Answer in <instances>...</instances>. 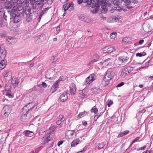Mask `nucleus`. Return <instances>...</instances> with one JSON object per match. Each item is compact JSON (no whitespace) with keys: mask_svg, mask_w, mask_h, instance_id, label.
Wrapping results in <instances>:
<instances>
[{"mask_svg":"<svg viewBox=\"0 0 153 153\" xmlns=\"http://www.w3.org/2000/svg\"><path fill=\"white\" fill-rule=\"evenodd\" d=\"M17 11V10L15 9H13L12 10L10 13V14H9V15L10 16V19H13V18L14 16H15V13L16 11Z\"/></svg>","mask_w":153,"mask_h":153,"instance_id":"obj_26","label":"nucleus"},{"mask_svg":"<svg viewBox=\"0 0 153 153\" xmlns=\"http://www.w3.org/2000/svg\"><path fill=\"white\" fill-rule=\"evenodd\" d=\"M114 9L115 10H117L119 11H121L122 10V8L119 5H117L114 7Z\"/></svg>","mask_w":153,"mask_h":153,"instance_id":"obj_44","label":"nucleus"},{"mask_svg":"<svg viewBox=\"0 0 153 153\" xmlns=\"http://www.w3.org/2000/svg\"><path fill=\"white\" fill-rule=\"evenodd\" d=\"M95 75L94 74H91L90 76L87 77L85 79V82L87 84L91 83L94 80V77Z\"/></svg>","mask_w":153,"mask_h":153,"instance_id":"obj_7","label":"nucleus"},{"mask_svg":"<svg viewBox=\"0 0 153 153\" xmlns=\"http://www.w3.org/2000/svg\"><path fill=\"white\" fill-rule=\"evenodd\" d=\"M54 86H52L51 89H52L53 88V90L54 91H56L57 90V83H55L53 85Z\"/></svg>","mask_w":153,"mask_h":153,"instance_id":"obj_46","label":"nucleus"},{"mask_svg":"<svg viewBox=\"0 0 153 153\" xmlns=\"http://www.w3.org/2000/svg\"><path fill=\"white\" fill-rule=\"evenodd\" d=\"M12 75V73L10 71H5L3 74V76L5 80H10L11 79Z\"/></svg>","mask_w":153,"mask_h":153,"instance_id":"obj_9","label":"nucleus"},{"mask_svg":"<svg viewBox=\"0 0 153 153\" xmlns=\"http://www.w3.org/2000/svg\"><path fill=\"white\" fill-rule=\"evenodd\" d=\"M44 1L43 0H33V2L31 4L34 9L36 8L37 5L39 9H41L43 6Z\"/></svg>","mask_w":153,"mask_h":153,"instance_id":"obj_1","label":"nucleus"},{"mask_svg":"<svg viewBox=\"0 0 153 153\" xmlns=\"http://www.w3.org/2000/svg\"><path fill=\"white\" fill-rule=\"evenodd\" d=\"M104 144L103 143H100L99 144V146H98V147L99 149H101L104 146Z\"/></svg>","mask_w":153,"mask_h":153,"instance_id":"obj_53","label":"nucleus"},{"mask_svg":"<svg viewBox=\"0 0 153 153\" xmlns=\"http://www.w3.org/2000/svg\"><path fill=\"white\" fill-rule=\"evenodd\" d=\"M45 36L44 34L37 36L35 38V43L38 44L41 42L45 39Z\"/></svg>","mask_w":153,"mask_h":153,"instance_id":"obj_6","label":"nucleus"},{"mask_svg":"<svg viewBox=\"0 0 153 153\" xmlns=\"http://www.w3.org/2000/svg\"><path fill=\"white\" fill-rule=\"evenodd\" d=\"M6 41L12 44H13L16 42V40L12 37H10L7 39Z\"/></svg>","mask_w":153,"mask_h":153,"instance_id":"obj_23","label":"nucleus"},{"mask_svg":"<svg viewBox=\"0 0 153 153\" xmlns=\"http://www.w3.org/2000/svg\"><path fill=\"white\" fill-rule=\"evenodd\" d=\"M61 67H62L60 65L58 67H56L53 69L49 70V72L50 73H52V74H53L54 73H57L60 71Z\"/></svg>","mask_w":153,"mask_h":153,"instance_id":"obj_15","label":"nucleus"},{"mask_svg":"<svg viewBox=\"0 0 153 153\" xmlns=\"http://www.w3.org/2000/svg\"><path fill=\"white\" fill-rule=\"evenodd\" d=\"M102 114L101 113H98L97 115H96L94 117V121H96L97 119Z\"/></svg>","mask_w":153,"mask_h":153,"instance_id":"obj_42","label":"nucleus"},{"mask_svg":"<svg viewBox=\"0 0 153 153\" xmlns=\"http://www.w3.org/2000/svg\"><path fill=\"white\" fill-rule=\"evenodd\" d=\"M11 110V107L10 105H6L4 107L2 112L6 117L8 116Z\"/></svg>","mask_w":153,"mask_h":153,"instance_id":"obj_4","label":"nucleus"},{"mask_svg":"<svg viewBox=\"0 0 153 153\" xmlns=\"http://www.w3.org/2000/svg\"><path fill=\"white\" fill-rule=\"evenodd\" d=\"M9 15V13H8V11H7V12L6 13L4 11L3 12V16L5 20H7V17Z\"/></svg>","mask_w":153,"mask_h":153,"instance_id":"obj_39","label":"nucleus"},{"mask_svg":"<svg viewBox=\"0 0 153 153\" xmlns=\"http://www.w3.org/2000/svg\"><path fill=\"white\" fill-rule=\"evenodd\" d=\"M48 73V74L47 75V76H46V77H47L49 79H52L54 77L55 73L53 74L52 73H50L49 70Z\"/></svg>","mask_w":153,"mask_h":153,"instance_id":"obj_34","label":"nucleus"},{"mask_svg":"<svg viewBox=\"0 0 153 153\" xmlns=\"http://www.w3.org/2000/svg\"><path fill=\"white\" fill-rule=\"evenodd\" d=\"M5 6L7 9H11L12 6L13 5L10 1H7L6 2L5 4Z\"/></svg>","mask_w":153,"mask_h":153,"instance_id":"obj_32","label":"nucleus"},{"mask_svg":"<svg viewBox=\"0 0 153 153\" xmlns=\"http://www.w3.org/2000/svg\"><path fill=\"white\" fill-rule=\"evenodd\" d=\"M42 87L44 88H45L47 86L45 82H42Z\"/></svg>","mask_w":153,"mask_h":153,"instance_id":"obj_63","label":"nucleus"},{"mask_svg":"<svg viewBox=\"0 0 153 153\" xmlns=\"http://www.w3.org/2000/svg\"><path fill=\"white\" fill-rule=\"evenodd\" d=\"M144 55L141 53H137L136 54V56H137L141 57L143 56Z\"/></svg>","mask_w":153,"mask_h":153,"instance_id":"obj_56","label":"nucleus"},{"mask_svg":"<svg viewBox=\"0 0 153 153\" xmlns=\"http://www.w3.org/2000/svg\"><path fill=\"white\" fill-rule=\"evenodd\" d=\"M27 16L26 18V20L28 22H30L32 19L31 17L32 15H29Z\"/></svg>","mask_w":153,"mask_h":153,"instance_id":"obj_41","label":"nucleus"},{"mask_svg":"<svg viewBox=\"0 0 153 153\" xmlns=\"http://www.w3.org/2000/svg\"><path fill=\"white\" fill-rule=\"evenodd\" d=\"M122 1L125 3L127 4L128 5L131 3V0H121Z\"/></svg>","mask_w":153,"mask_h":153,"instance_id":"obj_49","label":"nucleus"},{"mask_svg":"<svg viewBox=\"0 0 153 153\" xmlns=\"http://www.w3.org/2000/svg\"><path fill=\"white\" fill-rule=\"evenodd\" d=\"M129 58L127 56H123L118 58V62L120 65H122L128 63Z\"/></svg>","mask_w":153,"mask_h":153,"instance_id":"obj_3","label":"nucleus"},{"mask_svg":"<svg viewBox=\"0 0 153 153\" xmlns=\"http://www.w3.org/2000/svg\"><path fill=\"white\" fill-rule=\"evenodd\" d=\"M22 4V3L21 0H18L16 4L14 6L13 8L18 10H20L19 7H21V5Z\"/></svg>","mask_w":153,"mask_h":153,"instance_id":"obj_16","label":"nucleus"},{"mask_svg":"<svg viewBox=\"0 0 153 153\" xmlns=\"http://www.w3.org/2000/svg\"><path fill=\"white\" fill-rule=\"evenodd\" d=\"M1 62H0V70L4 69L6 66V60L4 59V58L1 59L0 60Z\"/></svg>","mask_w":153,"mask_h":153,"instance_id":"obj_14","label":"nucleus"},{"mask_svg":"<svg viewBox=\"0 0 153 153\" xmlns=\"http://www.w3.org/2000/svg\"><path fill=\"white\" fill-rule=\"evenodd\" d=\"M124 85V83L123 82L118 84L117 85V87H120Z\"/></svg>","mask_w":153,"mask_h":153,"instance_id":"obj_58","label":"nucleus"},{"mask_svg":"<svg viewBox=\"0 0 153 153\" xmlns=\"http://www.w3.org/2000/svg\"><path fill=\"white\" fill-rule=\"evenodd\" d=\"M6 51L4 47H0V60L4 58L6 56Z\"/></svg>","mask_w":153,"mask_h":153,"instance_id":"obj_10","label":"nucleus"},{"mask_svg":"<svg viewBox=\"0 0 153 153\" xmlns=\"http://www.w3.org/2000/svg\"><path fill=\"white\" fill-rule=\"evenodd\" d=\"M107 103L108 106L109 107L111 105L113 104V102L111 100H108L107 101Z\"/></svg>","mask_w":153,"mask_h":153,"instance_id":"obj_48","label":"nucleus"},{"mask_svg":"<svg viewBox=\"0 0 153 153\" xmlns=\"http://www.w3.org/2000/svg\"><path fill=\"white\" fill-rule=\"evenodd\" d=\"M140 139V137H137L135 139H134L132 141V143H131V146L133 143L135 142L137 140H138Z\"/></svg>","mask_w":153,"mask_h":153,"instance_id":"obj_52","label":"nucleus"},{"mask_svg":"<svg viewBox=\"0 0 153 153\" xmlns=\"http://www.w3.org/2000/svg\"><path fill=\"white\" fill-rule=\"evenodd\" d=\"M63 142V141L62 140H60L59 141L58 144V146H60L62 144Z\"/></svg>","mask_w":153,"mask_h":153,"instance_id":"obj_62","label":"nucleus"},{"mask_svg":"<svg viewBox=\"0 0 153 153\" xmlns=\"http://www.w3.org/2000/svg\"><path fill=\"white\" fill-rule=\"evenodd\" d=\"M108 1L109 0H97V1H98V2H102L103 3H105V4L108 3Z\"/></svg>","mask_w":153,"mask_h":153,"instance_id":"obj_45","label":"nucleus"},{"mask_svg":"<svg viewBox=\"0 0 153 153\" xmlns=\"http://www.w3.org/2000/svg\"><path fill=\"white\" fill-rule=\"evenodd\" d=\"M31 11V9L30 8H27L26 7L25 10V13L27 16L32 15V13H30Z\"/></svg>","mask_w":153,"mask_h":153,"instance_id":"obj_35","label":"nucleus"},{"mask_svg":"<svg viewBox=\"0 0 153 153\" xmlns=\"http://www.w3.org/2000/svg\"><path fill=\"white\" fill-rule=\"evenodd\" d=\"M56 128V126H53L50 128V130L52 131H53Z\"/></svg>","mask_w":153,"mask_h":153,"instance_id":"obj_51","label":"nucleus"},{"mask_svg":"<svg viewBox=\"0 0 153 153\" xmlns=\"http://www.w3.org/2000/svg\"><path fill=\"white\" fill-rule=\"evenodd\" d=\"M122 41L123 42L126 43L128 42V38L127 37H124Z\"/></svg>","mask_w":153,"mask_h":153,"instance_id":"obj_55","label":"nucleus"},{"mask_svg":"<svg viewBox=\"0 0 153 153\" xmlns=\"http://www.w3.org/2000/svg\"><path fill=\"white\" fill-rule=\"evenodd\" d=\"M114 74V72L110 70H108L105 75L104 80L107 82L111 80L113 78Z\"/></svg>","mask_w":153,"mask_h":153,"instance_id":"obj_2","label":"nucleus"},{"mask_svg":"<svg viewBox=\"0 0 153 153\" xmlns=\"http://www.w3.org/2000/svg\"><path fill=\"white\" fill-rule=\"evenodd\" d=\"M92 0H78V2L79 4L82 3H87L88 5H91Z\"/></svg>","mask_w":153,"mask_h":153,"instance_id":"obj_21","label":"nucleus"},{"mask_svg":"<svg viewBox=\"0 0 153 153\" xmlns=\"http://www.w3.org/2000/svg\"><path fill=\"white\" fill-rule=\"evenodd\" d=\"M28 117L25 114L22 115L21 118V121L23 122H25L27 121L28 120Z\"/></svg>","mask_w":153,"mask_h":153,"instance_id":"obj_28","label":"nucleus"},{"mask_svg":"<svg viewBox=\"0 0 153 153\" xmlns=\"http://www.w3.org/2000/svg\"><path fill=\"white\" fill-rule=\"evenodd\" d=\"M84 91L83 90L80 91L79 94L81 97H85L86 96L85 94L84 93Z\"/></svg>","mask_w":153,"mask_h":153,"instance_id":"obj_43","label":"nucleus"},{"mask_svg":"<svg viewBox=\"0 0 153 153\" xmlns=\"http://www.w3.org/2000/svg\"><path fill=\"white\" fill-rule=\"evenodd\" d=\"M68 97L67 94L66 92L63 93L61 94L60 97V99L62 102L65 101L68 99Z\"/></svg>","mask_w":153,"mask_h":153,"instance_id":"obj_18","label":"nucleus"},{"mask_svg":"<svg viewBox=\"0 0 153 153\" xmlns=\"http://www.w3.org/2000/svg\"><path fill=\"white\" fill-rule=\"evenodd\" d=\"M19 82V81L18 79L14 78L11 81L12 84L14 85V86L16 87Z\"/></svg>","mask_w":153,"mask_h":153,"instance_id":"obj_24","label":"nucleus"},{"mask_svg":"<svg viewBox=\"0 0 153 153\" xmlns=\"http://www.w3.org/2000/svg\"><path fill=\"white\" fill-rule=\"evenodd\" d=\"M113 2V4L116 6L119 5L121 3V1H122L121 0H111Z\"/></svg>","mask_w":153,"mask_h":153,"instance_id":"obj_33","label":"nucleus"},{"mask_svg":"<svg viewBox=\"0 0 153 153\" xmlns=\"http://www.w3.org/2000/svg\"><path fill=\"white\" fill-rule=\"evenodd\" d=\"M124 135L123 134V132H122L119 134L117 136V137L118 138Z\"/></svg>","mask_w":153,"mask_h":153,"instance_id":"obj_57","label":"nucleus"},{"mask_svg":"<svg viewBox=\"0 0 153 153\" xmlns=\"http://www.w3.org/2000/svg\"><path fill=\"white\" fill-rule=\"evenodd\" d=\"M123 133L124 135L128 134L129 133V131L128 130H126L123 132Z\"/></svg>","mask_w":153,"mask_h":153,"instance_id":"obj_61","label":"nucleus"},{"mask_svg":"<svg viewBox=\"0 0 153 153\" xmlns=\"http://www.w3.org/2000/svg\"><path fill=\"white\" fill-rule=\"evenodd\" d=\"M73 4L72 3H66L63 5V9H64L65 12L70 9L71 10L73 8Z\"/></svg>","mask_w":153,"mask_h":153,"instance_id":"obj_11","label":"nucleus"},{"mask_svg":"<svg viewBox=\"0 0 153 153\" xmlns=\"http://www.w3.org/2000/svg\"><path fill=\"white\" fill-rule=\"evenodd\" d=\"M85 112H83L82 113L80 114L79 115V117L80 118H81L82 117H84L85 115Z\"/></svg>","mask_w":153,"mask_h":153,"instance_id":"obj_54","label":"nucleus"},{"mask_svg":"<svg viewBox=\"0 0 153 153\" xmlns=\"http://www.w3.org/2000/svg\"><path fill=\"white\" fill-rule=\"evenodd\" d=\"M74 131L73 130H68L66 132V136L68 137L69 138H72L74 135Z\"/></svg>","mask_w":153,"mask_h":153,"instance_id":"obj_19","label":"nucleus"},{"mask_svg":"<svg viewBox=\"0 0 153 153\" xmlns=\"http://www.w3.org/2000/svg\"><path fill=\"white\" fill-rule=\"evenodd\" d=\"M115 50V48L112 47H106L102 49V51L104 53H111Z\"/></svg>","mask_w":153,"mask_h":153,"instance_id":"obj_8","label":"nucleus"},{"mask_svg":"<svg viewBox=\"0 0 153 153\" xmlns=\"http://www.w3.org/2000/svg\"><path fill=\"white\" fill-rule=\"evenodd\" d=\"M131 3L136 4L138 3L137 0H131Z\"/></svg>","mask_w":153,"mask_h":153,"instance_id":"obj_60","label":"nucleus"},{"mask_svg":"<svg viewBox=\"0 0 153 153\" xmlns=\"http://www.w3.org/2000/svg\"><path fill=\"white\" fill-rule=\"evenodd\" d=\"M128 69V74H129L131 72V71L132 70V68H127Z\"/></svg>","mask_w":153,"mask_h":153,"instance_id":"obj_59","label":"nucleus"},{"mask_svg":"<svg viewBox=\"0 0 153 153\" xmlns=\"http://www.w3.org/2000/svg\"><path fill=\"white\" fill-rule=\"evenodd\" d=\"M70 91L71 95H74L76 93V85L74 84H71L70 87Z\"/></svg>","mask_w":153,"mask_h":153,"instance_id":"obj_13","label":"nucleus"},{"mask_svg":"<svg viewBox=\"0 0 153 153\" xmlns=\"http://www.w3.org/2000/svg\"><path fill=\"white\" fill-rule=\"evenodd\" d=\"M113 61L114 59L113 58H108L104 60V62H107L106 63V64H107V65H109V63L112 62ZM105 64H106V63H105Z\"/></svg>","mask_w":153,"mask_h":153,"instance_id":"obj_30","label":"nucleus"},{"mask_svg":"<svg viewBox=\"0 0 153 153\" xmlns=\"http://www.w3.org/2000/svg\"><path fill=\"white\" fill-rule=\"evenodd\" d=\"M24 133L26 136L29 137H31L34 135L33 132L29 130L25 131Z\"/></svg>","mask_w":153,"mask_h":153,"instance_id":"obj_25","label":"nucleus"},{"mask_svg":"<svg viewBox=\"0 0 153 153\" xmlns=\"http://www.w3.org/2000/svg\"><path fill=\"white\" fill-rule=\"evenodd\" d=\"M5 97L6 98H12L13 97V96L11 94L7 93L5 95Z\"/></svg>","mask_w":153,"mask_h":153,"instance_id":"obj_50","label":"nucleus"},{"mask_svg":"<svg viewBox=\"0 0 153 153\" xmlns=\"http://www.w3.org/2000/svg\"><path fill=\"white\" fill-rule=\"evenodd\" d=\"M51 61L52 63H53L56 61L57 60V58L56 57L53 56L51 58Z\"/></svg>","mask_w":153,"mask_h":153,"instance_id":"obj_47","label":"nucleus"},{"mask_svg":"<svg viewBox=\"0 0 153 153\" xmlns=\"http://www.w3.org/2000/svg\"><path fill=\"white\" fill-rule=\"evenodd\" d=\"M57 119L58 120L56 122V123L58 125L60 124L65 120L64 116L61 115L59 116Z\"/></svg>","mask_w":153,"mask_h":153,"instance_id":"obj_17","label":"nucleus"},{"mask_svg":"<svg viewBox=\"0 0 153 153\" xmlns=\"http://www.w3.org/2000/svg\"><path fill=\"white\" fill-rule=\"evenodd\" d=\"M117 36V33L115 32H114L110 34V37L111 39H114Z\"/></svg>","mask_w":153,"mask_h":153,"instance_id":"obj_38","label":"nucleus"},{"mask_svg":"<svg viewBox=\"0 0 153 153\" xmlns=\"http://www.w3.org/2000/svg\"><path fill=\"white\" fill-rule=\"evenodd\" d=\"M97 3L98 4V6H100L102 10H104L105 11H106L107 10V8H106V7L105 6V3L102 2H98L97 1Z\"/></svg>","mask_w":153,"mask_h":153,"instance_id":"obj_22","label":"nucleus"},{"mask_svg":"<svg viewBox=\"0 0 153 153\" xmlns=\"http://www.w3.org/2000/svg\"><path fill=\"white\" fill-rule=\"evenodd\" d=\"M33 103H29L27 105L24 106L22 108V111L23 113L25 114L27 113L30 110L32 109L34 107V105L33 106Z\"/></svg>","mask_w":153,"mask_h":153,"instance_id":"obj_5","label":"nucleus"},{"mask_svg":"<svg viewBox=\"0 0 153 153\" xmlns=\"http://www.w3.org/2000/svg\"><path fill=\"white\" fill-rule=\"evenodd\" d=\"M47 13V10H42V12L40 13V14L39 17V22L40 19H41L42 16L45 13Z\"/></svg>","mask_w":153,"mask_h":153,"instance_id":"obj_37","label":"nucleus"},{"mask_svg":"<svg viewBox=\"0 0 153 153\" xmlns=\"http://www.w3.org/2000/svg\"><path fill=\"white\" fill-rule=\"evenodd\" d=\"M29 4V2L28 0H24L22 3V5L25 6L26 7L28 8Z\"/></svg>","mask_w":153,"mask_h":153,"instance_id":"obj_36","label":"nucleus"},{"mask_svg":"<svg viewBox=\"0 0 153 153\" xmlns=\"http://www.w3.org/2000/svg\"><path fill=\"white\" fill-rule=\"evenodd\" d=\"M20 15H15L14 16L13 18L14 22L15 23H17L18 22L20 19Z\"/></svg>","mask_w":153,"mask_h":153,"instance_id":"obj_27","label":"nucleus"},{"mask_svg":"<svg viewBox=\"0 0 153 153\" xmlns=\"http://www.w3.org/2000/svg\"><path fill=\"white\" fill-rule=\"evenodd\" d=\"M128 69L127 68H123L121 72V74L123 76H126L128 75Z\"/></svg>","mask_w":153,"mask_h":153,"instance_id":"obj_31","label":"nucleus"},{"mask_svg":"<svg viewBox=\"0 0 153 153\" xmlns=\"http://www.w3.org/2000/svg\"><path fill=\"white\" fill-rule=\"evenodd\" d=\"M53 138L52 135L50 134L47 137H43L42 139L44 140V143H48L49 141L51 140Z\"/></svg>","mask_w":153,"mask_h":153,"instance_id":"obj_20","label":"nucleus"},{"mask_svg":"<svg viewBox=\"0 0 153 153\" xmlns=\"http://www.w3.org/2000/svg\"><path fill=\"white\" fill-rule=\"evenodd\" d=\"M80 140L79 139H76L74 140L71 143V146H75L77 144H78Z\"/></svg>","mask_w":153,"mask_h":153,"instance_id":"obj_29","label":"nucleus"},{"mask_svg":"<svg viewBox=\"0 0 153 153\" xmlns=\"http://www.w3.org/2000/svg\"><path fill=\"white\" fill-rule=\"evenodd\" d=\"M82 124L84 126H85L87 124V123L86 121L83 120L82 122Z\"/></svg>","mask_w":153,"mask_h":153,"instance_id":"obj_64","label":"nucleus"},{"mask_svg":"<svg viewBox=\"0 0 153 153\" xmlns=\"http://www.w3.org/2000/svg\"><path fill=\"white\" fill-rule=\"evenodd\" d=\"M79 19L81 21L88 22L90 21V19L88 17L84 14H82L80 15Z\"/></svg>","mask_w":153,"mask_h":153,"instance_id":"obj_12","label":"nucleus"},{"mask_svg":"<svg viewBox=\"0 0 153 153\" xmlns=\"http://www.w3.org/2000/svg\"><path fill=\"white\" fill-rule=\"evenodd\" d=\"M91 112L94 113L96 114L98 112V109L95 107H94L92 108L91 109Z\"/></svg>","mask_w":153,"mask_h":153,"instance_id":"obj_40","label":"nucleus"}]
</instances>
